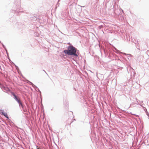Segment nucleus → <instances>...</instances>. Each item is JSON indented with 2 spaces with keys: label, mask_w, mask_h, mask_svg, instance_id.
<instances>
[{
  "label": "nucleus",
  "mask_w": 149,
  "mask_h": 149,
  "mask_svg": "<svg viewBox=\"0 0 149 149\" xmlns=\"http://www.w3.org/2000/svg\"><path fill=\"white\" fill-rule=\"evenodd\" d=\"M19 106H21L22 107V108H24V106L22 103V102H20V103L19 104Z\"/></svg>",
  "instance_id": "20e7f679"
},
{
  "label": "nucleus",
  "mask_w": 149,
  "mask_h": 149,
  "mask_svg": "<svg viewBox=\"0 0 149 149\" xmlns=\"http://www.w3.org/2000/svg\"><path fill=\"white\" fill-rule=\"evenodd\" d=\"M64 52L66 54L68 55H74L77 56V55L76 53V50L75 48L72 46H70L68 47V49L67 50H65L64 51Z\"/></svg>",
  "instance_id": "f257e3e1"
},
{
  "label": "nucleus",
  "mask_w": 149,
  "mask_h": 149,
  "mask_svg": "<svg viewBox=\"0 0 149 149\" xmlns=\"http://www.w3.org/2000/svg\"><path fill=\"white\" fill-rule=\"evenodd\" d=\"M12 95L14 97V98L15 100L18 102V104H19L20 102H21L20 98L19 97H17L13 93H12Z\"/></svg>",
  "instance_id": "f03ea898"
},
{
  "label": "nucleus",
  "mask_w": 149,
  "mask_h": 149,
  "mask_svg": "<svg viewBox=\"0 0 149 149\" xmlns=\"http://www.w3.org/2000/svg\"><path fill=\"white\" fill-rule=\"evenodd\" d=\"M0 113H1L5 117L8 118L7 113L5 112L3 110H0Z\"/></svg>",
  "instance_id": "7ed1b4c3"
}]
</instances>
